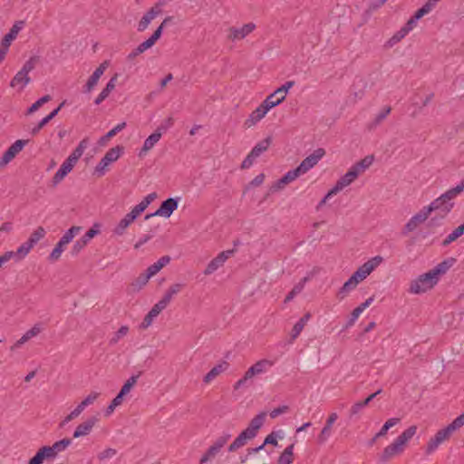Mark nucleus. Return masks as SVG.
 Instances as JSON below:
<instances>
[{
  "instance_id": "obj_1",
  "label": "nucleus",
  "mask_w": 464,
  "mask_h": 464,
  "mask_svg": "<svg viewBox=\"0 0 464 464\" xmlns=\"http://www.w3.org/2000/svg\"><path fill=\"white\" fill-rule=\"evenodd\" d=\"M455 259L448 258L430 271L419 276L410 284L409 292L414 295L425 293L433 288L439 282L440 276L444 275L455 263Z\"/></svg>"
},
{
  "instance_id": "obj_2",
  "label": "nucleus",
  "mask_w": 464,
  "mask_h": 464,
  "mask_svg": "<svg viewBox=\"0 0 464 464\" xmlns=\"http://www.w3.org/2000/svg\"><path fill=\"white\" fill-rule=\"evenodd\" d=\"M464 190V179L457 185L455 188H452L440 196L438 198L433 200L429 206L424 207L426 212L430 215L433 211H439L440 218H445L452 209L454 199L457 196H459Z\"/></svg>"
},
{
  "instance_id": "obj_3",
  "label": "nucleus",
  "mask_w": 464,
  "mask_h": 464,
  "mask_svg": "<svg viewBox=\"0 0 464 464\" xmlns=\"http://www.w3.org/2000/svg\"><path fill=\"white\" fill-rule=\"evenodd\" d=\"M417 426L412 425L406 429L395 440L385 447L380 455V461L386 463L395 456L401 455L404 452L408 442L413 438L417 432Z\"/></svg>"
},
{
  "instance_id": "obj_4",
  "label": "nucleus",
  "mask_w": 464,
  "mask_h": 464,
  "mask_svg": "<svg viewBox=\"0 0 464 464\" xmlns=\"http://www.w3.org/2000/svg\"><path fill=\"white\" fill-rule=\"evenodd\" d=\"M273 365L274 362L267 359L257 361L256 363L250 366L245 372L244 376L235 383L234 389L238 390L246 383V381L252 379L256 375L266 372Z\"/></svg>"
},
{
  "instance_id": "obj_5",
  "label": "nucleus",
  "mask_w": 464,
  "mask_h": 464,
  "mask_svg": "<svg viewBox=\"0 0 464 464\" xmlns=\"http://www.w3.org/2000/svg\"><path fill=\"white\" fill-rule=\"evenodd\" d=\"M382 262V256H375L359 266L357 270L353 274V276L361 283L365 278H367V276H370L371 273L374 271Z\"/></svg>"
},
{
  "instance_id": "obj_6",
  "label": "nucleus",
  "mask_w": 464,
  "mask_h": 464,
  "mask_svg": "<svg viewBox=\"0 0 464 464\" xmlns=\"http://www.w3.org/2000/svg\"><path fill=\"white\" fill-rule=\"evenodd\" d=\"M179 200V198H169L164 200L160 204V208L153 214L147 215L145 217V218L149 219L150 217H153V216L169 218L171 216V214L178 208Z\"/></svg>"
},
{
  "instance_id": "obj_7",
  "label": "nucleus",
  "mask_w": 464,
  "mask_h": 464,
  "mask_svg": "<svg viewBox=\"0 0 464 464\" xmlns=\"http://www.w3.org/2000/svg\"><path fill=\"white\" fill-rule=\"evenodd\" d=\"M325 150L322 148L315 150L312 154L307 156L297 167L302 175L308 172L314 168L319 160L324 156Z\"/></svg>"
},
{
  "instance_id": "obj_8",
  "label": "nucleus",
  "mask_w": 464,
  "mask_h": 464,
  "mask_svg": "<svg viewBox=\"0 0 464 464\" xmlns=\"http://www.w3.org/2000/svg\"><path fill=\"white\" fill-rule=\"evenodd\" d=\"M26 142L27 141L24 140H17L15 142H14L3 154L0 160V168H4L11 160H13L15 156L23 150Z\"/></svg>"
},
{
  "instance_id": "obj_9",
  "label": "nucleus",
  "mask_w": 464,
  "mask_h": 464,
  "mask_svg": "<svg viewBox=\"0 0 464 464\" xmlns=\"http://www.w3.org/2000/svg\"><path fill=\"white\" fill-rule=\"evenodd\" d=\"M234 253V250H227L220 252L215 258H213L204 270L205 276H209L217 271L219 267L223 266L225 262Z\"/></svg>"
},
{
  "instance_id": "obj_10",
  "label": "nucleus",
  "mask_w": 464,
  "mask_h": 464,
  "mask_svg": "<svg viewBox=\"0 0 464 464\" xmlns=\"http://www.w3.org/2000/svg\"><path fill=\"white\" fill-rule=\"evenodd\" d=\"M450 436V433L446 430V428L438 430L434 437L430 438L429 440L425 450L426 454L430 455L433 453L439 446L445 440H449Z\"/></svg>"
},
{
  "instance_id": "obj_11",
  "label": "nucleus",
  "mask_w": 464,
  "mask_h": 464,
  "mask_svg": "<svg viewBox=\"0 0 464 464\" xmlns=\"http://www.w3.org/2000/svg\"><path fill=\"white\" fill-rule=\"evenodd\" d=\"M108 66L109 63L107 61H105L96 68V70L89 77L87 82L83 86V92L89 93L94 89V87L97 85L100 78L103 75Z\"/></svg>"
},
{
  "instance_id": "obj_12",
  "label": "nucleus",
  "mask_w": 464,
  "mask_h": 464,
  "mask_svg": "<svg viewBox=\"0 0 464 464\" xmlns=\"http://www.w3.org/2000/svg\"><path fill=\"white\" fill-rule=\"evenodd\" d=\"M256 29V24L254 23H247L244 24L242 27H230L228 30V39L231 41H237L244 39L248 34H250Z\"/></svg>"
},
{
  "instance_id": "obj_13",
  "label": "nucleus",
  "mask_w": 464,
  "mask_h": 464,
  "mask_svg": "<svg viewBox=\"0 0 464 464\" xmlns=\"http://www.w3.org/2000/svg\"><path fill=\"white\" fill-rule=\"evenodd\" d=\"M361 175L353 166L348 169V171L342 176L334 186V191L340 192L344 188L351 185L358 177Z\"/></svg>"
},
{
  "instance_id": "obj_14",
  "label": "nucleus",
  "mask_w": 464,
  "mask_h": 464,
  "mask_svg": "<svg viewBox=\"0 0 464 464\" xmlns=\"http://www.w3.org/2000/svg\"><path fill=\"white\" fill-rule=\"evenodd\" d=\"M430 214L426 212V209L423 208L417 214L412 216L410 220L406 223L403 228V234L406 235L409 232L415 230L419 225L423 223L428 218Z\"/></svg>"
},
{
  "instance_id": "obj_15",
  "label": "nucleus",
  "mask_w": 464,
  "mask_h": 464,
  "mask_svg": "<svg viewBox=\"0 0 464 464\" xmlns=\"http://www.w3.org/2000/svg\"><path fill=\"white\" fill-rule=\"evenodd\" d=\"M99 419L95 416L90 417L83 422L80 423L74 430L72 437L74 439L89 435Z\"/></svg>"
},
{
  "instance_id": "obj_16",
  "label": "nucleus",
  "mask_w": 464,
  "mask_h": 464,
  "mask_svg": "<svg viewBox=\"0 0 464 464\" xmlns=\"http://www.w3.org/2000/svg\"><path fill=\"white\" fill-rule=\"evenodd\" d=\"M89 145V140L87 138H84L80 141L78 146L73 150V151L69 155V157L64 160L71 168L73 169L79 159L82 156L84 150L87 149Z\"/></svg>"
},
{
  "instance_id": "obj_17",
  "label": "nucleus",
  "mask_w": 464,
  "mask_h": 464,
  "mask_svg": "<svg viewBox=\"0 0 464 464\" xmlns=\"http://www.w3.org/2000/svg\"><path fill=\"white\" fill-rule=\"evenodd\" d=\"M268 111H269V110L261 103L256 110H254L250 113L248 118L245 121L244 126L246 128H251V127L255 126L257 122H259L266 116V114Z\"/></svg>"
},
{
  "instance_id": "obj_18",
  "label": "nucleus",
  "mask_w": 464,
  "mask_h": 464,
  "mask_svg": "<svg viewBox=\"0 0 464 464\" xmlns=\"http://www.w3.org/2000/svg\"><path fill=\"white\" fill-rule=\"evenodd\" d=\"M44 329L42 323H36L34 326L26 331L23 336L16 341L13 348H19L32 338L37 336Z\"/></svg>"
},
{
  "instance_id": "obj_19",
  "label": "nucleus",
  "mask_w": 464,
  "mask_h": 464,
  "mask_svg": "<svg viewBox=\"0 0 464 464\" xmlns=\"http://www.w3.org/2000/svg\"><path fill=\"white\" fill-rule=\"evenodd\" d=\"M166 307L158 302L155 304L152 308L150 310V312L145 315L143 321L141 322L140 327L141 329H147L149 326L151 325L154 318H156L162 310H164Z\"/></svg>"
},
{
  "instance_id": "obj_20",
  "label": "nucleus",
  "mask_w": 464,
  "mask_h": 464,
  "mask_svg": "<svg viewBox=\"0 0 464 464\" xmlns=\"http://www.w3.org/2000/svg\"><path fill=\"white\" fill-rule=\"evenodd\" d=\"M250 431L244 430L229 445L228 451L233 452L245 446L247 440L254 439L253 434Z\"/></svg>"
},
{
  "instance_id": "obj_21",
  "label": "nucleus",
  "mask_w": 464,
  "mask_h": 464,
  "mask_svg": "<svg viewBox=\"0 0 464 464\" xmlns=\"http://www.w3.org/2000/svg\"><path fill=\"white\" fill-rule=\"evenodd\" d=\"M30 81H31V78L29 77L28 73L20 70L11 80L10 86L11 87L19 86L20 91H23L24 88L30 82Z\"/></svg>"
},
{
  "instance_id": "obj_22",
  "label": "nucleus",
  "mask_w": 464,
  "mask_h": 464,
  "mask_svg": "<svg viewBox=\"0 0 464 464\" xmlns=\"http://www.w3.org/2000/svg\"><path fill=\"white\" fill-rule=\"evenodd\" d=\"M183 287L184 285L179 283L171 285L159 302L167 307L173 296L179 293Z\"/></svg>"
},
{
  "instance_id": "obj_23",
  "label": "nucleus",
  "mask_w": 464,
  "mask_h": 464,
  "mask_svg": "<svg viewBox=\"0 0 464 464\" xmlns=\"http://www.w3.org/2000/svg\"><path fill=\"white\" fill-rule=\"evenodd\" d=\"M116 82H117V75H114L113 77H111L110 79V81L107 82L105 88L100 92V94L94 100V103L96 105L101 104L110 95V93L115 88Z\"/></svg>"
},
{
  "instance_id": "obj_24",
  "label": "nucleus",
  "mask_w": 464,
  "mask_h": 464,
  "mask_svg": "<svg viewBox=\"0 0 464 464\" xmlns=\"http://www.w3.org/2000/svg\"><path fill=\"white\" fill-rule=\"evenodd\" d=\"M266 413L260 412L255 418H253L246 429V431H250V434H253L254 437L256 436L258 430L263 426Z\"/></svg>"
},
{
  "instance_id": "obj_25",
  "label": "nucleus",
  "mask_w": 464,
  "mask_h": 464,
  "mask_svg": "<svg viewBox=\"0 0 464 464\" xmlns=\"http://www.w3.org/2000/svg\"><path fill=\"white\" fill-rule=\"evenodd\" d=\"M392 107L391 106H385L383 107L381 111H379L374 119L368 123L367 128L369 130H374L376 129L391 113Z\"/></svg>"
},
{
  "instance_id": "obj_26",
  "label": "nucleus",
  "mask_w": 464,
  "mask_h": 464,
  "mask_svg": "<svg viewBox=\"0 0 464 464\" xmlns=\"http://www.w3.org/2000/svg\"><path fill=\"white\" fill-rule=\"evenodd\" d=\"M160 36L161 28L158 27L149 39H147L146 41L142 42L138 45V52L144 53L146 50L152 47L155 44V43L160 38Z\"/></svg>"
},
{
  "instance_id": "obj_27",
  "label": "nucleus",
  "mask_w": 464,
  "mask_h": 464,
  "mask_svg": "<svg viewBox=\"0 0 464 464\" xmlns=\"http://www.w3.org/2000/svg\"><path fill=\"white\" fill-rule=\"evenodd\" d=\"M301 172L296 168L295 169L289 170L286 172L278 181L276 182V187L277 188H282L285 185L291 183L292 181L295 180L299 176H301Z\"/></svg>"
},
{
  "instance_id": "obj_28",
  "label": "nucleus",
  "mask_w": 464,
  "mask_h": 464,
  "mask_svg": "<svg viewBox=\"0 0 464 464\" xmlns=\"http://www.w3.org/2000/svg\"><path fill=\"white\" fill-rule=\"evenodd\" d=\"M23 26H24L23 21L16 22L12 26L9 33H7L0 42L4 43L5 45V44L11 45L12 42L17 37V34L22 30Z\"/></svg>"
},
{
  "instance_id": "obj_29",
  "label": "nucleus",
  "mask_w": 464,
  "mask_h": 464,
  "mask_svg": "<svg viewBox=\"0 0 464 464\" xmlns=\"http://www.w3.org/2000/svg\"><path fill=\"white\" fill-rule=\"evenodd\" d=\"M228 363L227 362H222L221 363L214 366L204 377L203 381L206 383H209L213 381L217 376H218L221 372H225L228 368Z\"/></svg>"
},
{
  "instance_id": "obj_30",
  "label": "nucleus",
  "mask_w": 464,
  "mask_h": 464,
  "mask_svg": "<svg viewBox=\"0 0 464 464\" xmlns=\"http://www.w3.org/2000/svg\"><path fill=\"white\" fill-rule=\"evenodd\" d=\"M64 102H62L56 109H54L52 112H50L47 116L42 119L38 124L32 129V134H37L41 129H43L50 121H52L60 111L61 108L63 106Z\"/></svg>"
},
{
  "instance_id": "obj_31",
  "label": "nucleus",
  "mask_w": 464,
  "mask_h": 464,
  "mask_svg": "<svg viewBox=\"0 0 464 464\" xmlns=\"http://www.w3.org/2000/svg\"><path fill=\"white\" fill-rule=\"evenodd\" d=\"M358 284H360L359 280H357L353 275L351 277L343 284V285L339 290L337 295L340 299H343L348 293L353 290Z\"/></svg>"
},
{
  "instance_id": "obj_32",
  "label": "nucleus",
  "mask_w": 464,
  "mask_h": 464,
  "mask_svg": "<svg viewBox=\"0 0 464 464\" xmlns=\"http://www.w3.org/2000/svg\"><path fill=\"white\" fill-rule=\"evenodd\" d=\"M170 262V257L169 256H161L157 262L150 265L147 268V272L151 276H155L158 272H160L164 266H166Z\"/></svg>"
},
{
  "instance_id": "obj_33",
  "label": "nucleus",
  "mask_w": 464,
  "mask_h": 464,
  "mask_svg": "<svg viewBox=\"0 0 464 464\" xmlns=\"http://www.w3.org/2000/svg\"><path fill=\"white\" fill-rule=\"evenodd\" d=\"M134 221L131 220V218H129V216L126 214L115 226V227L112 230V233L116 236H123L126 232V229L133 223Z\"/></svg>"
},
{
  "instance_id": "obj_34",
  "label": "nucleus",
  "mask_w": 464,
  "mask_h": 464,
  "mask_svg": "<svg viewBox=\"0 0 464 464\" xmlns=\"http://www.w3.org/2000/svg\"><path fill=\"white\" fill-rule=\"evenodd\" d=\"M160 138H161V132H160L158 130H156L155 132L150 134L145 140V141L143 143V147L140 152V155H141L142 153H146L147 151L151 150L155 146V144L160 140Z\"/></svg>"
},
{
  "instance_id": "obj_35",
  "label": "nucleus",
  "mask_w": 464,
  "mask_h": 464,
  "mask_svg": "<svg viewBox=\"0 0 464 464\" xmlns=\"http://www.w3.org/2000/svg\"><path fill=\"white\" fill-rule=\"evenodd\" d=\"M308 280H309L308 276H305L303 279H301L300 282H298L293 287V289L287 294V295L285 298V303H288V302L292 301L295 297V295L300 294L303 291V289Z\"/></svg>"
},
{
  "instance_id": "obj_36",
  "label": "nucleus",
  "mask_w": 464,
  "mask_h": 464,
  "mask_svg": "<svg viewBox=\"0 0 464 464\" xmlns=\"http://www.w3.org/2000/svg\"><path fill=\"white\" fill-rule=\"evenodd\" d=\"M72 168H71L70 165L63 161L53 178V184H59L72 171Z\"/></svg>"
},
{
  "instance_id": "obj_37",
  "label": "nucleus",
  "mask_w": 464,
  "mask_h": 464,
  "mask_svg": "<svg viewBox=\"0 0 464 464\" xmlns=\"http://www.w3.org/2000/svg\"><path fill=\"white\" fill-rule=\"evenodd\" d=\"M464 234V223L455 228L447 237L443 240L442 246H446L450 243L457 240L460 236Z\"/></svg>"
},
{
  "instance_id": "obj_38",
  "label": "nucleus",
  "mask_w": 464,
  "mask_h": 464,
  "mask_svg": "<svg viewBox=\"0 0 464 464\" xmlns=\"http://www.w3.org/2000/svg\"><path fill=\"white\" fill-rule=\"evenodd\" d=\"M293 450L294 444L286 447L283 453L279 456L277 464H291L294 460Z\"/></svg>"
},
{
  "instance_id": "obj_39",
  "label": "nucleus",
  "mask_w": 464,
  "mask_h": 464,
  "mask_svg": "<svg viewBox=\"0 0 464 464\" xmlns=\"http://www.w3.org/2000/svg\"><path fill=\"white\" fill-rule=\"evenodd\" d=\"M270 142H271V139L270 138H266L263 140H261L260 142H258L252 150H251V153L256 157V158H258L263 152H265L266 150H267L269 145H270Z\"/></svg>"
},
{
  "instance_id": "obj_40",
  "label": "nucleus",
  "mask_w": 464,
  "mask_h": 464,
  "mask_svg": "<svg viewBox=\"0 0 464 464\" xmlns=\"http://www.w3.org/2000/svg\"><path fill=\"white\" fill-rule=\"evenodd\" d=\"M373 157H365L359 162L353 165V167L360 173L362 174L372 163Z\"/></svg>"
},
{
  "instance_id": "obj_41",
  "label": "nucleus",
  "mask_w": 464,
  "mask_h": 464,
  "mask_svg": "<svg viewBox=\"0 0 464 464\" xmlns=\"http://www.w3.org/2000/svg\"><path fill=\"white\" fill-rule=\"evenodd\" d=\"M66 246L67 244H65L62 240H59V242L55 245L54 248L51 252L49 259L51 261H57L61 257V255L64 251Z\"/></svg>"
},
{
  "instance_id": "obj_42",
  "label": "nucleus",
  "mask_w": 464,
  "mask_h": 464,
  "mask_svg": "<svg viewBox=\"0 0 464 464\" xmlns=\"http://www.w3.org/2000/svg\"><path fill=\"white\" fill-rule=\"evenodd\" d=\"M72 444V440L69 438H64L61 440L54 442L51 447L53 448L54 453L58 455L59 452L65 450Z\"/></svg>"
},
{
  "instance_id": "obj_43",
  "label": "nucleus",
  "mask_w": 464,
  "mask_h": 464,
  "mask_svg": "<svg viewBox=\"0 0 464 464\" xmlns=\"http://www.w3.org/2000/svg\"><path fill=\"white\" fill-rule=\"evenodd\" d=\"M219 450L213 445L209 447V449L207 450V452L201 457L199 463L205 464L208 461H212L216 456L219 453Z\"/></svg>"
},
{
  "instance_id": "obj_44",
  "label": "nucleus",
  "mask_w": 464,
  "mask_h": 464,
  "mask_svg": "<svg viewBox=\"0 0 464 464\" xmlns=\"http://www.w3.org/2000/svg\"><path fill=\"white\" fill-rule=\"evenodd\" d=\"M129 333V327L127 325H122L110 339L109 344L115 345L121 339L125 337Z\"/></svg>"
},
{
  "instance_id": "obj_45",
  "label": "nucleus",
  "mask_w": 464,
  "mask_h": 464,
  "mask_svg": "<svg viewBox=\"0 0 464 464\" xmlns=\"http://www.w3.org/2000/svg\"><path fill=\"white\" fill-rule=\"evenodd\" d=\"M399 418H391L389 419L381 428V430L376 433V437H383L387 434L388 430L399 423Z\"/></svg>"
},
{
  "instance_id": "obj_46",
  "label": "nucleus",
  "mask_w": 464,
  "mask_h": 464,
  "mask_svg": "<svg viewBox=\"0 0 464 464\" xmlns=\"http://www.w3.org/2000/svg\"><path fill=\"white\" fill-rule=\"evenodd\" d=\"M46 232L43 227H38L29 237L28 241L33 245H36L44 237Z\"/></svg>"
},
{
  "instance_id": "obj_47",
  "label": "nucleus",
  "mask_w": 464,
  "mask_h": 464,
  "mask_svg": "<svg viewBox=\"0 0 464 464\" xmlns=\"http://www.w3.org/2000/svg\"><path fill=\"white\" fill-rule=\"evenodd\" d=\"M464 425V413L458 416L451 423H450L446 428V430L452 435L454 431L459 430L460 427Z\"/></svg>"
},
{
  "instance_id": "obj_48",
  "label": "nucleus",
  "mask_w": 464,
  "mask_h": 464,
  "mask_svg": "<svg viewBox=\"0 0 464 464\" xmlns=\"http://www.w3.org/2000/svg\"><path fill=\"white\" fill-rule=\"evenodd\" d=\"M80 230L81 227L73 226L63 234L60 240L68 245L72 240V238L80 232Z\"/></svg>"
},
{
  "instance_id": "obj_49",
  "label": "nucleus",
  "mask_w": 464,
  "mask_h": 464,
  "mask_svg": "<svg viewBox=\"0 0 464 464\" xmlns=\"http://www.w3.org/2000/svg\"><path fill=\"white\" fill-rule=\"evenodd\" d=\"M121 151L122 148L120 146L111 148L105 153V160L114 162L120 158Z\"/></svg>"
},
{
  "instance_id": "obj_50",
  "label": "nucleus",
  "mask_w": 464,
  "mask_h": 464,
  "mask_svg": "<svg viewBox=\"0 0 464 464\" xmlns=\"http://www.w3.org/2000/svg\"><path fill=\"white\" fill-rule=\"evenodd\" d=\"M139 376H140V374L132 375L131 377H130L126 381V382L123 384V386L121 387L120 392H121V394H124V395L129 393L130 392L131 388L137 383Z\"/></svg>"
},
{
  "instance_id": "obj_51",
  "label": "nucleus",
  "mask_w": 464,
  "mask_h": 464,
  "mask_svg": "<svg viewBox=\"0 0 464 464\" xmlns=\"http://www.w3.org/2000/svg\"><path fill=\"white\" fill-rule=\"evenodd\" d=\"M49 101H51V96L50 95H44L43 96L42 98H40L39 100H37L35 102H34L31 107H29L28 111H27V114H32L34 113V111H36L37 110H39L40 107H42L44 103L48 102Z\"/></svg>"
},
{
  "instance_id": "obj_52",
  "label": "nucleus",
  "mask_w": 464,
  "mask_h": 464,
  "mask_svg": "<svg viewBox=\"0 0 464 464\" xmlns=\"http://www.w3.org/2000/svg\"><path fill=\"white\" fill-rule=\"evenodd\" d=\"M125 126H126L125 122L117 124L114 128H112L110 131H108L105 136H103L101 139V142H105L106 140L114 137L116 134H118L120 131H121L125 128Z\"/></svg>"
},
{
  "instance_id": "obj_53",
  "label": "nucleus",
  "mask_w": 464,
  "mask_h": 464,
  "mask_svg": "<svg viewBox=\"0 0 464 464\" xmlns=\"http://www.w3.org/2000/svg\"><path fill=\"white\" fill-rule=\"evenodd\" d=\"M33 247L34 246L28 240L23 243L15 251V254H18V259L24 258Z\"/></svg>"
},
{
  "instance_id": "obj_54",
  "label": "nucleus",
  "mask_w": 464,
  "mask_h": 464,
  "mask_svg": "<svg viewBox=\"0 0 464 464\" xmlns=\"http://www.w3.org/2000/svg\"><path fill=\"white\" fill-rule=\"evenodd\" d=\"M276 95L272 92L261 103L270 111L272 108L281 104L279 100L276 99Z\"/></svg>"
},
{
  "instance_id": "obj_55",
  "label": "nucleus",
  "mask_w": 464,
  "mask_h": 464,
  "mask_svg": "<svg viewBox=\"0 0 464 464\" xmlns=\"http://www.w3.org/2000/svg\"><path fill=\"white\" fill-rule=\"evenodd\" d=\"M100 233L99 225L94 224L81 238L88 244L92 238Z\"/></svg>"
},
{
  "instance_id": "obj_56",
  "label": "nucleus",
  "mask_w": 464,
  "mask_h": 464,
  "mask_svg": "<svg viewBox=\"0 0 464 464\" xmlns=\"http://www.w3.org/2000/svg\"><path fill=\"white\" fill-rule=\"evenodd\" d=\"M152 277L147 271L145 273L140 274L134 283L132 284L134 286H138L139 289L143 287L149 282L150 278Z\"/></svg>"
},
{
  "instance_id": "obj_57",
  "label": "nucleus",
  "mask_w": 464,
  "mask_h": 464,
  "mask_svg": "<svg viewBox=\"0 0 464 464\" xmlns=\"http://www.w3.org/2000/svg\"><path fill=\"white\" fill-rule=\"evenodd\" d=\"M37 62H38V57L37 56H33L28 61H26L24 63V64L23 65L21 70L24 71V72H27L29 74V72L34 69L35 64L37 63Z\"/></svg>"
},
{
  "instance_id": "obj_58",
  "label": "nucleus",
  "mask_w": 464,
  "mask_h": 464,
  "mask_svg": "<svg viewBox=\"0 0 464 464\" xmlns=\"http://www.w3.org/2000/svg\"><path fill=\"white\" fill-rule=\"evenodd\" d=\"M408 33H406V30H404L402 27L389 40V44L392 46L393 44L399 43L401 41Z\"/></svg>"
},
{
  "instance_id": "obj_59",
  "label": "nucleus",
  "mask_w": 464,
  "mask_h": 464,
  "mask_svg": "<svg viewBox=\"0 0 464 464\" xmlns=\"http://www.w3.org/2000/svg\"><path fill=\"white\" fill-rule=\"evenodd\" d=\"M146 208L139 203L127 215L134 221Z\"/></svg>"
},
{
  "instance_id": "obj_60",
  "label": "nucleus",
  "mask_w": 464,
  "mask_h": 464,
  "mask_svg": "<svg viewBox=\"0 0 464 464\" xmlns=\"http://www.w3.org/2000/svg\"><path fill=\"white\" fill-rule=\"evenodd\" d=\"M86 246L87 244L82 238L75 241L71 250L72 256H77Z\"/></svg>"
},
{
  "instance_id": "obj_61",
  "label": "nucleus",
  "mask_w": 464,
  "mask_h": 464,
  "mask_svg": "<svg viewBox=\"0 0 464 464\" xmlns=\"http://www.w3.org/2000/svg\"><path fill=\"white\" fill-rule=\"evenodd\" d=\"M116 454L117 450L115 449L108 448L98 454V459L100 460H105L114 457Z\"/></svg>"
},
{
  "instance_id": "obj_62",
  "label": "nucleus",
  "mask_w": 464,
  "mask_h": 464,
  "mask_svg": "<svg viewBox=\"0 0 464 464\" xmlns=\"http://www.w3.org/2000/svg\"><path fill=\"white\" fill-rule=\"evenodd\" d=\"M40 450L44 455L45 460H53L57 456L51 446H44Z\"/></svg>"
},
{
  "instance_id": "obj_63",
  "label": "nucleus",
  "mask_w": 464,
  "mask_h": 464,
  "mask_svg": "<svg viewBox=\"0 0 464 464\" xmlns=\"http://www.w3.org/2000/svg\"><path fill=\"white\" fill-rule=\"evenodd\" d=\"M153 19L146 13L138 24V31L143 32L150 24Z\"/></svg>"
},
{
  "instance_id": "obj_64",
  "label": "nucleus",
  "mask_w": 464,
  "mask_h": 464,
  "mask_svg": "<svg viewBox=\"0 0 464 464\" xmlns=\"http://www.w3.org/2000/svg\"><path fill=\"white\" fill-rule=\"evenodd\" d=\"M230 434H224L218 437L213 443V446L218 448L219 450L227 443L230 439Z\"/></svg>"
}]
</instances>
